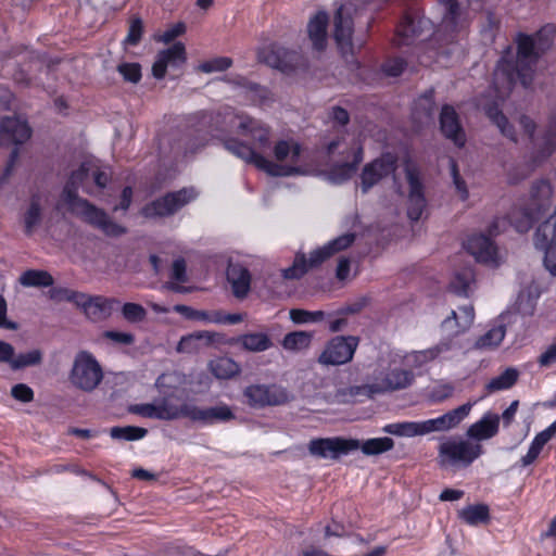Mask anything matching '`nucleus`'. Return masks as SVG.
Instances as JSON below:
<instances>
[{
    "instance_id": "31",
    "label": "nucleus",
    "mask_w": 556,
    "mask_h": 556,
    "mask_svg": "<svg viewBox=\"0 0 556 556\" xmlns=\"http://www.w3.org/2000/svg\"><path fill=\"white\" fill-rule=\"evenodd\" d=\"M500 426V416L486 413L483 417L472 424L467 430V437L476 441H483L493 438Z\"/></svg>"
},
{
    "instance_id": "14",
    "label": "nucleus",
    "mask_w": 556,
    "mask_h": 556,
    "mask_svg": "<svg viewBox=\"0 0 556 556\" xmlns=\"http://www.w3.org/2000/svg\"><path fill=\"white\" fill-rule=\"evenodd\" d=\"M357 345L358 339L356 337H334L326 343L318 356V363L326 366L346 364L353 358Z\"/></svg>"
},
{
    "instance_id": "45",
    "label": "nucleus",
    "mask_w": 556,
    "mask_h": 556,
    "mask_svg": "<svg viewBox=\"0 0 556 556\" xmlns=\"http://www.w3.org/2000/svg\"><path fill=\"white\" fill-rule=\"evenodd\" d=\"M394 447V442L391 438H374L363 442L359 441L361 451L368 456L379 455L388 452Z\"/></svg>"
},
{
    "instance_id": "7",
    "label": "nucleus",
    "mask_w": 556,
    "mask_h": 556,
    "mask_svg": "<svg viewBox=\"0 0 556 556\" xmlns=\"http://www.w3.org/2000/svg\"><path fill=\"white\" fill-rule=\"evenodd\" d=\"M471 408L472 404L466 403L437 418L421 421L388 424L382 428V431L402 438L421 437L432 432H445L456 428L469 415Z\"/></svg>"
},
{
    "instance_id": "49",
    "label": "nucleus",
    "mask_w": 556,
    "mask_h": 556,
    "mask_svg": "<svg viewBox=\"0 0 556 556\" xmlns=\"http://www.w3.org/2000/svg\"><path fill=\"white\" fill-rule=\"evenodd\" d=\"M289 317L295 325L317 324L325 319L326 314L323 311H306L301 308H292Z\"/></svg>"
},
{
    "instance_id": "24",
    "label": "nucleus",
    "mask_w": 556,
    "mask_h": 556,
    "mask_svg": "<svg viewBox=\"0 0 556 556\" xmlns=\"http://www.w3.org/2000/svg\"><path fill=\"white\" fill-rule=\"evenodd\" d=\"M30 128L21 117H8L0 124V142L23 143L30 137Z\"/></svg>"
},
{
    "instance_id": "61",
    "label": "nucleus",
    "mask_w": 556,
    "mask_h": 556,
    "mask_svg": "<svg viewBox=\"0 0 556 556\" xmlns=\"http://www.w3.org/2000/svg\"><path fill=\"white\" fill-rule=\"evenodd\" d=\"M11 395L20 402L29 403L34 400V391L25 383H17L12 387Z\"/></svg>"
},
{
    "instance_id": "16",
    "label": "nucleus",
    "mask_w": 556,
    "mask_h": 556,
    "mask_svg": "<svg viewBox=\"0 0 556 556\" xmlns=\"http://www.w3.org/2000/svg\"><path fill=\"white\" fill-rule=\"evenodd\" d=\"M258 59L261 62L285 74L296 73L300 68L305 66L301 54L294 51H287L279 47L263 48L258 52Z\"/></svg>"
},
{
    "instance_id": "18",
    "label": "nucleus",
    "mask_w": 556,
    "mask_h": 556,
    "mask_svg": "<svg viewBox=\"0 0 556 556\" xmlns=\"http://www.w3.org/2000/svg\"><path fill=\"white\" fill-rule=\"evenodd\" d=\"M245 403L252 407L280 405L288 401L287 391L278 386L251 384L243 390Z\"/></svg>"
},
{
    "instance_id": "33",
    "label": "nucleus",
    "mask_w": 556,
    "mask_h": 556,
    "mask_svg": "<svg viewBox=\"0 0 556 556\" xmlns=\"http://www.w3.org/2000/svg\"><path fill=\"white\" fill-rule=\"evenodd\" d=\"M555 434L556 420L533 438V440L530 443L528 452L520 459L521 465L523 467H527L533 464L538 459L543 447L555 437Z\"/></svg>"
},
{
    "instance_id": "4",
    "label": "nucleus",
    "mask_w": 556,
    "mask_h": 556,
    "mask_svg": "<svg viewBox=\"0 0 556 556\" xmlns=\"http://www.w3.org/2000/svg\"><path fill=\"white\" fill-rule=\"evenodd\" d=\"M406 205L407 217L416 222L426 208V198L419 170L413 163H406L403 175L393 176L392 186L380 200V205L390 215H399Z\"/></svg>"
},
{
    "instance_id": "1",
    "label": "nucleus",
    "mask_w": 556,
    "mask_h": 556,
    "mask_svg": "<svg viewBox=\"0 0 556 556\" xmlns=\"http://www.w3.org/2000/svg\"><path fill=\"white\" fill-rule=\"evenodd\" d=\"M229 126L249 142L225 136L220 138L225 149L270 177L323 176L332 184H342L354 176L364 159L359 140L344 136L328 144L329 155L337 154L341 159L329 170H324L307 157L304 147L292 137L278 139L271 146V129L258 119L233 115Z\"/></svg>"
},
{
    "instance_id": "22",
    "label": "nucleus",
    "mask_w": 556,
    "mask_h": 556,
    "mask_svg": "<svg viewBox=\"0 0 556 556\" xmlns=\"http://www.w3.org/2000/svg\"><path fill=\"white\" fill-rule=\"evenodd\" d=\"M543 218L538 216L534 211L529 208V204L525 207H515L511 210L508 218H498L494 223V231L501 232L506 230V224L509 223L518 232L528 231L533 222Z\"/></svg>"
},
{
    "instance_id": "2",
    "label": "nucleus",
    "mask_w": 556,
    "mask_h": 556,
    "mask_svg": "<svg viewBox=\"0 0 556 556\" xmlns=\"http://www.w3.org/2000/svg\"><path fill=\"white\" fill-rule=\"evenodd\" d=\"M109 177L108 168L101 167L98 161H86L78 170L73 173L70 184L64 188L59 206L66 207L104 235L117 237L125 232V228L112 222L104 211L79 198L75 189L77 185H81L86 192L92 193L88 182L93 181L99 188H103Z\"/></svg>"
},
{
    "instance_id": "30",
    "label": "nucleus",
    "mask_w": 556,
    "mask_h": 556,
    "mask_svg": "<svg viewBox=\"0 0 556 556\" xmlns=\"http://www.w3.org/2000/svg\"><path fill=\"white\" fill-rule=\"evenodd\" d=\"M475 320V309L472 305H465L457 311H451L450 315L443 320L442 327L450 332L459 333L470 328Z\"/></svg>"
},
{
    "instance_id": "48",
    "label": "nucleus",
    "mask_w": 556,
    "mask_h": 556,
    "mask_svg": "<svg viewBox=\"0 0 556 556\" xmlns=\"http://www.w3.org/2000/svg\"><path fill=\"white\" fill-rule=\"evenodd\" d=\"M431 351L434 359L444 361L456 359L462 354L460 346L453 339L439 342L437 345L431 348Z\"/></svg>"
},
{
    "instance_id": "29",
    "label": "nucleus",
    "mask_w": 556,
    "mask_h": 556,
    "mask_svg": "<svg viewBox=\"0 0 556 556\" xmlns=\"http://www.w3.org/2000/svg\"><path fill=\"white\" fill-rule=\"evenodd\" d=\"M447 5L442 25L446 33H464L468 30V15L460 9L455 0H441Z\"/></svg>"
},
{
    "instance_id": "25",
    "label": "nucleus",
    "mask_w": 556,
    "mask_h": 556,
    "mask_svg": "<svg viewBox=\"0 0 556 556\" xmlns=\"http://www.w3.org/2000/svg\"><path fill=\"white\" fill-rule=\"evenodd\" d=\"M440 127L442 134L452 140L457 147H463L466 142L465 132L459 124L455 110L445 105L440 114Z\"/></svg>"
},
{
    "instance_id": "53",
    "label": "nucleus",
    "mask_w": 556,
    "mask_h": 556,
    "mask_svg": "<svg viewBox=\"0 0 556 556\" xmlns=\"http://www.w3.org/2000/svg\"><path fill=\"white\" fill-rule=\"evenodd\" d=\"M434 110V102L432 94L421 97L415 106L414 118L418 119L421 124H427L432 119Z\"/></svg>"
},
{
    "instance_id": "20",
    "label": "nucleus",
    "mask_w": 556,
    "mask_h": 556,
    "mask_svg": "<svg viewBox=\"0 0 556 556\" xmlns=\"http://www.w3.org/2000/svg\"><path fill=\"white\" fill-rule=\"evenodd\" d=\"M465 248L478 262L489 266H498L504 261V253L483 235L469 237Z\"/></svg>"
},
{
    "instance_id": "59",
    "label": "nucleus",
    "mask_w": 556,
    "mask_h": 556,
    "mask_svg": "<svg viewBox=\"0 0 556 556\" xmlns=\"http://www.w3.org/2000/svg\"><path fill=\"white\" fill-rule=\"evenodd\" d=\"M123 316L129 321H141L146 317L144 308L136 303H126L122 309Z\"/></svg>"
},
{
    "instance_id": "64",
    "label": "nucleus",
    "mask_w": 556,
    "mask_h": 556,
    "mask_svg": "<svg viewBox=\"0 0 556 556\" xmlns=\"http://www.w3.org/2000/svg\"><path fill=\"white\" fill-rule=\"evenodd\" d=\"M540 366L549 367L556 363V343L548 345L539 356Z\"/></svg>"
},
{
    "instance_id": "55",
    "label": "nucleus",
    "mask_w": 556,
    "mask_h": 556,
    "mask_svg": "<svg viewBox=\"0 0 556 556\" xmlns=\"http://www.w3.org/2000/svg\"><path fill=\"white\" fill-rule=\"evenodd\" d=\"M337 47L340 49L342 55L346 56L359 50L364 45L362 37H333Z\"/></svg>"
},
{
    "instance_id": "19",
    "label": "nucleus",
    "mask_w": 556,
    "mask_h": 556,
    "mask_svg": "<svg viewBox=\"0 0 556 556\" xmlns=\"http://www.w3.org/2000/svg\"><path fill=\"white\" fill-rule=\"evenodd\" d=\"M554 187L547 179L535 180L530 189L529 193V208L534 211L538 216L548 218L554 214L556 206L554 207Z\"/></svg>"
},
{
    "instance_id": "43",
    "label": "nucleus",
    "mask_w": 556,
    "mask_h": 556,
    "mask_svg": "<svg viewBox=\"0 0 556 556\" xmlns=\"http://www.w3.org/2000/svg\"><path fill=\"white\" fill-rule=\"evenodd\" d=\"M459 518L470 526L484 523L489 520V508L485 505H470L458 513Z\"/></svg>"
},
{
    "instance_id": "54",
    "label": "nucleus",
    "mask_w": 556,
    "mask_h": 556,
    "mask_svg": "<svg viewBox=\"0 0 556 556\" xmlns=\"http://www.w3.org/2000/svg\"><path fill=\"white\" fill-rule=\"evenodd\" d=\"M148 431L144 428L127 426V427H113L110 430V434L113 439L136 441L143 439Z\"/></svg>"
},
{
    "instance_id": "9",
    "label": "nucleus",
    "mask_w": 556,
    "mask_h": 556,
    "mask_svg": "<svg viewBox=\"0 0 556 556\" xmlns=\"http://www.w3.org/2000/svg\"><path fill=\"white\" fill-rule=\"evenodd\" d=\"M355 240L353 233H344L327 242L320 248L313 250L308 258L304 254L296 255L292 266L282 270L286 279H296L302 277L309 268L316 267L330 258L334 254L348 249Z\"/></svg>"
},
{
    "instance_id": "51",
    "label": "nucleus",
    "mask_w": 556,
    "mask_h": 556,
    "mask_svg": "<svg viewBox=\"0 0 556 556\" xmlns=\"http://www.w3.org/2000/svg\"><path fill=\"white\" fill-rule=\"evenodd\" d=\"M41 218V205L39 199L34 198L29 202L24 216L23 223L25 227V231L27 233H31L36 227L39 225Z\"/></svg>"
},
{
    "instance_id": "34",
    "label": "nucleus",
    "mask_w": 556,
    "mask_h": 556,
    "mask_svg": "<svg viewBox=\"0 0 556 556\" xmlns=\"http://www.w3.org/2000/svg\"><path fill=\"white\" fill-rule=\"evenodd\" d=\"M227 279L237 298H244L248 294L250 290L251 276L247 268L240 264L230 263L227 269Z\"/></svg>"
},
{
    "instance_id": "40",
    "label": "nucleus",
    "mask_w": 556,
    "mask_h": 556,
    "mask_svg": "<svg viewBox=\"0 0 556 556\" xmlns=\"http://www.w3.org/2000/svg\"><path fill=\"white\" fill-rule=\"evenodd\" d=\"M178 396H163L159 400L162 409H166L168 416L165 420L178 419L181 417L189 418L188 412L193 408L192 403H180Z\"/></svg>"
},
{
    "instance_id": "60",
    "label": "nucleus",
    "mask_w": 556,
    "mask_h": 556,
    "mask_svg": "<svg viewBox=\"0 0 556 556\" xmlns=\"http://www.w3.org/2000/svg\"><path fill=\"white\" fill-rule=\"evenodd\" d=\"M118 72L130 83H138L141 78L140 66L137 63H123L118 66Z\"/></svg>"
},
{
    "instance_id": "42",
    "label": "nucleus",
    "mask_w": 556,
    "mask_h": 556,
    "mask_svg": "<svg viewBox=\"0 0 556 556\" xmlns=\"http://www.w3.org/2000/svg\"><path fill=\"white\" fill-rule=\"evenodd\" d=\"M42 362V352L39 349H30L21 353L13 352L11 369L21 370L26 367L37 366Z\"/></svg>"
},
{
    "instance_id": "37",
    "label": "nucleus",
    "mask_w": 556,
    "mask_h": 556,
    "mask_svg": "<svg viewBox=\"0 0 556 556\" xmlns=\"http://www.w3.org/2000/svg\"><path fill=\"white\" fill-rule=\"evenodd\" d=\"M313 333L308 331H292L287 333L282 341L281 346L285 351L290 353H301L308 350L312 345Z\"/></svg>"
},
{
    "instance_id": "41",
    "label": "nucleus",
    "mask_w": 556,
    "mask_h": 556,
    "mask_svg": "<svg viewBox=\"0 0 556 556\" xmlns=\"http://www.w3.org/2000/svg\"><path fill=\"white\" fill-rule=\"evenodd\" d=\"M505 334L506 329L504 325H495L477 339L475 348L478 350H492L502 343Z\"/></svg>"
},
{
    "instance_id": "47",
    "label": "nucleus",
    "mask_w": 556,
    "mask_h": 556,
    "mask_svg": "<svg viewBox=\"0 0 556 556\" xmlns=\"http://www.w3.org/2000/svg\"><path fill=\"white\" fill-rule=\"evenodd\" d=\"M518 378V371L514 368H507L501 375L492 378L486 384L489 393L507 390L511 388Z\"/></svg>"
},
{
    "instance_id": "3",
    "label": "nucleus",
    "mask_w": 556,
    "mask_h": 556,
    "mask_svg": "<svg viewBox=\"0 0 556 556\" xmlns=\"http://www.w3.org/2000/svg\"><path fill=\"white\" fill-rule=\"evenodd\" d=\"M535 37H518L516 48L505 50L494 73V90L498 100H504L519 83L529 88L533 81L540 51Z\"/></svg>"
},
{
    "instance_id": "12",
    "label": "nucleus",
    "mask_w": 556,
    "mask_h": 556,
    "mask_svg": "<svg viewBox=\"0 0 556 556\" xmlns=\"http://www.w3.org/2000/svg\"><path fill=\"white\" fill-rule=\"evenodd\" d=\"M198 197L199 192L195 188H182L151 202L143 207L142 214L146 217L169 216L193 202Z\"/></svg>"
},
{
    "instance_id": "11",
    "label": "nucleus",
    "mask_w": 556,
    "mask_h": 556,
    "mask_svg": "<svg viewBox=\"0 0 556 556\" xmlns=\"http://www.w3.org/2000/svg\"><path fill=\"white\" fill-rule=\"evenodd\" d=\"M68 380L74 388L84 392H92L103 380V369L91 353L80 351L73 359Z\"/></svg>"
},
{
    "instance_id": "6",
    "label": "nucleus",
    "mask_w": 556,
    "mask_h": 556,
    "mask_svg": "<svg viewBox=\"0 0 556 556\" xmlns=\"http://www.w3.org/2000/svg\"><path fill=\"white\" fill-rule=\"evenodd\" d=\"M372 16L361 9L353 1L341 3L332 20L325 10L316 11L307 21V35H328L331 27L332 35H364L370 30Z\"/></svg>"
},
{
    "instance_id": "15",
    "label": "nucleus",
    "mask_w": 556,
    "mask_h": 556,
    "mask_svg": "<svg viewBox=\"0 0 556 556\" xmlns=\"http://www.w3.org/2000/svg\"><path fill=\"white\" fill-rule=\"evenodd\" d=\"M390 174H394V176L401 175L396 173L395 156L391 153H384L363 167L359 175L362 191L364 193L368 192Z\"/></svg>"
},
{
    "instance_id": "28",
    "label": "nucleus",
    "mask_w": 556,
    "mask_h": 556,
    "mask_svg": "<svg viewBox=\"0 0 556 556\" xmlns=\"http://www.w3.org/2000/svg\"><path fill=\"white\" fill-rule=\"evenodd\" d=\"M188 384L187 377L178 371H170L161 375L155 386L163 396H178L181 397L186 394V387Z\"/></svg>"
},
{
    "instance_id": "58",
    "label": "nucleus",
    "mask_w": 556,
    "mask_h": 556,
    "mask_svg": "<svg viewBox=\"0 0 556 556\" xmlns=\"http://www.w3.org/2000/svg\"><path fill=\"white\" fill-rule=\"evenodd\" d=\"M174 311L181 314L188 319L201 320L204 323H212V312L197 311L186 305H175Z\"/></svg>"
},
{
    "instance_id": "13",
    "label": "nucleus",
    "mask_w": 556,
    "mask_h": 556,
    "mask_svg": "<svg viewBox=\"0 0 556 556\" xmlns=\"http://www.w3.org/2000/svg\"><path fill=\"white\" fill-rule=\"evenodd\" d=\"M534 245L544 253V268L556 277V210L538 227L534 233Z\"/></svg>"
},
{
    "instance_id": "63",
    "label": "nucleus",
    "mask_w": 556,
    "mask_h": 556,
    "mask_svg": "<svg viewBox=\"0 0 556 556\" xmlns=\"http://www.w3.org/2000/svg\"><path fill=\"white\" fill-rule=\"evenodd\" d=\"M212 324H229L235 325L243 320L241 314H222L219 312H212Z\"/></svg>"
},
{
    "instance_id": "26",
    "label": "nucleus",
    "mask_w": 556,
    "mask_h": 556,
    "mask_svg": "<svg viewBox=\"0 0 556 556\" xmlns=\"http://www.w3.org/2000/svg\"><path fill=\"white\" fill-rule=\"evenodd\" d=\"M188 414L190 420L204 425L228 421L235 417L232 410L227 405L201 408L193 404V408Z\"/></svg>"
},
{
    "instance_id": "21",
    "label": "nucleus",
    "mask_w": 556,
    "mask_h": 556,
    "mask_svg": "<svg viewBox=\"0 0 556 556\" xmlns=\"http://www.w3.org/2000/svg\"><path fill=\"white\" fill-rule=\"evenodd\" d=\"M185 46L175 42L166 49L161 50L152 66L153 76L161 79L165 76L167 68H178L186 62Z\"/></svg>"
},
{
    "instance_id": "46",
    "label": "nucleus",
    "mask_w": 556,
    "mask_h": 556,
    "mask_svg": "<svg viewBox=\"0 0 556 556\" xmlns=\"http://www.w3.org/2000/svg\"><path fill=\"white\" fill-rule=\"evenodd\" d=\"M400 356L403 359L406 368L410 371L413 369L420 368L432 361H435L431 348L421 351L400 353Z\"/></svg>"
},
{
    "instance_id": "10",
    "label": "nucleus",
    "mask_w": 556,
    "mask_h": 556,
    "mask_svg": "<svg viewBox=\"0 0 556 556\" xmlns=\"http://www.w3.org/2000/svg\"><path fill=\"white\" fill-rule=\"evenodd\" d=\"M482 446L460 437L444 439L438 447V464L443 469L467 467L481 454Z\"/></svg>"
},
{
    "instance_id": "56",
    "label": "nucleus",
    "mask_w": 556,
    "mask_h": 556,
    "mask_svg": "<svg viewBox=\"0 0 556 556\" xmlns=\"http://www.w3.org/2000/svg\"><path fill=\"white\" fill-rule=\"evenodd\" d=\"M231 63L232 62L229 58L217 56L200 63L198 70L206 74L222 72L230 67Z\"/></svg>"
},
{
    "instance_id": "5",
    "label": "nucleus",
    "mask_w": 556,
    "mask_h": 556,
    "mask_svg": "<svg viewBox=\"0 0 556 556\" xmlns=\"http://www.w3.org/2000/svg\"><path fill=\"white\" fill-rule=\"evenodd\" d=\"M498 102L493 105L484 104V110L492 122L497 126L501 132L508 139L517 142L522 137H527L533 143L535 149L536 159L539 162L551 156L556 150V115L552 116L543 130L535 135L536 125L528 116L522 115L519 117L517 124L519 131L508 124L507 118L498 111Z\"/></svg>"
},
{
    "instance_id": "35",
    "label": "nucleus",
    "mask_w": 556,
    "mask_h": 556,
    "mask_svg": "<svg viewBox=\"0 0 556 556\" xmlns=\"http://www.w3.org/2000/svg\"><path fill=\"white\" fill-rule=\"evenodd\" d=\"M215 333L210 331H199L180 339L177 345L179 353H194L203 346L208 345L214 341Z\"/></svg>"
},
{
    "instance_id": "44",
    "label": "nucleus",
    "mask_w": 556,
    "mask_h": 556,
    "mask_svg": "<svg viewBox=\"0 0 556 556\" xmlns=\"http://www.w3.org/2000/svg\"><path fill=\"white\" fill-rule=\"evenodd\" d=\"M18 281L24 287H49L53 283L52 276L46 270L29 269L24 271Z\"/></svg>"
},
{
    "instance_id": "8",
    "label": "nucleus",
    "mask_w": 556,
    "mask_h": 556,
    "mask_svg": "<svg viewBox=\"0 0 556 556\" xmlns=\"http://www.w3.org/2000/svg\"><path fill=\"white\" fill-rule=\"evenodd\" d=\"M414 380L413 371L406 368L400 353H394L380 363L378 371L365 389L370 395L394 392L408 388Z\"/></svg>"
},
{
    "instance_id": "17",
    "label": "nucleus",
    "mask_w": 556,
    "mask_h": 556,
    "mask_svg": "<svg viewBox=\"0 0 556 556\" xmlns=\"http://www.w3.org/2000/svg\"><path fill=\"white\" fill-rule=\"evenodd\" d=\"M359 441L344 438L315 439L308 443V451L313 456L336 459L358 450Z\"/></svg>"
},
{
    "instance_id": "23",
    "label": "nucleus",
    "mask_w": 556,
    "mask_h": 556,
    "mask_svg": "<svg viewBox=\"0 0 556 556\" xmlns=\"http://www.w3.org/2000/svg\"><path fill=\"white\" fill-rule=\"evenodd\" d=\"M115 301L103 296H90L81 293L78 305L84 314L91 320H101L109 317L113 311Z\"/></svg>"
},
{
    "instance_id": "62",
    "label": "nucleus",
    "mask_w": 556,
    "mask_h": 556,
    "mask_svg": "<svg viewBox=\"0 0 556 556\" xmlns=\"http://www.w3.org/2000/svg\"><path fill=\"white\" fill-rule=\"evenodd\" d=\"M454 388L450 383L440 382L430 391V397L434 402H442L453 394Z\"/></svg>"
},
{
    "instance_id": "32",
    "label": "nucleus",
    "mask_w": 556,
    "mask_h": 556,
    "mask_svg": "<svg viewBox=\"0 0 556 556\" xmlns=\"http://www.w3.org/2000/svg\"><path fill=\"white\" fill-rule=\"evenodd\" d=\"M555 434L556 420L533 438V440L530 443L528 452L520 459L521 465L523 467H527L533 464L538 459L543 447L555 437Z\"/></svg>"
},
{
    "instance_id": "39",
    "label": "nucleus",
    "mask_w": 556,
    "mask_h": 556,
    "mask_svg": "<svg viewBox=\"0 0 556 556\" xmlns=\"http://www.w3.org/2000/svg\"><path fill=\"white\" fill-rule=\"evenodd\" d=\"M476 278L471 268H464L455 273L450 287L458 295L468 296L475 289Z\"/></svg>"
},
{
    "instance_id": "50",
    "label": "nucleus",
    "mask_w": 556,
    "mask_h": 556,
    "mask_svg": "<svg viewBox=\"0 0 556 556\" xmlns=\"http://www.w3.org/2000/svg\"><path fill=\"white\" fill-rule=\"evenodd\" d=\"M430 23L425 18H414L405 16L401 22L395 35H416L430 30Z\"/></svg>"
},
{
    "instance_id": "38",
    "label": "nucleus",
    "mask_w": 556,
    "mask_h": 556,
    "mask_svg": "<svg viewBox=\"0 0 556 556\" xmlns=\"http://www.w3.org/2000/svg\"><path fill=\"white\" fill-rule=\"evenodd\" d=\"M208 369L217 379H231L241 371L240 365L229 357H218L211 361Z\"/></svg>"
},
{
    "instance_id": "27",
    "label": "nucleus",
    "mask_w": 556,
    "mask_h": 556,
    "mask_svg": "<svg viewBox=\"0 0 556 556\" xmlns=\"http://www.w3.org/2000/svg\"><path fill=\"white\" fill-rule=\"evenodd\" d=\"M541 295V288L535 281H529L521 286L515 300V309L525 316L533 315L538 300Z\"/></svg>"
},
{
    "instance_id": "57",
    "label": "nucleus",
    "mask_w": 556,
    "mask_h": 556,
    "mask_svg": "<svg viewBox=\"0 0 556 556\" xmlns=\"http://www.w3.org/2000/svg\"><path fill=\"white\" fill-rule=\"evenodd\" d=\"M49 296L55 302L67 301L78 305V298L81 296L80 292H76L66 288H53L49 290Z\"/></svg>"
},
{
    "instance_id": "52",
    "label": "nucleus",
    "mask_w": 556,
    "mask_h": 556,
    "mask_svg": "<svg viewBox=\"0 0 556 556\" xmlns=\"http://www.w3.org/2000/svg\"><path fill=\"white\" fill-rule=\"evenodd\" d=\"M131 412L144 418L165 420L168 416L166 409H162L159 400L151 403L137 404L131 407Z\"/></svg>"
},
{
    "instance_id": "36",
    "label": "nucleus",
    "mask_w": 556,
    "mask_h": 556,
    "mask_svg": "<svg viewBox=\"0 0 556 556\" xmlns=\"http://www.w3.org/2000/svg\"><path fill=\"white\" fill-rule=\"evenodd\" d=\"M237 343L245 351L260 353L271 348L270 337L265 332H250L240 336Z\"/></svg>"
}]
</instances>
